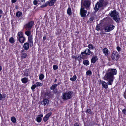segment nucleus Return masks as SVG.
Listing matches in <instances>:
<instances>
[{
	"label": "nucleus",
	"instance_id": "1",
	"mask_svg": "<svg viewBox=\"0 0 126 126\" xmlns=\"http://www.w3.org/2000/svg\"><path fill=\"white\" fill-rule=\"evenodd\" d=\"M117 71L116 69H109L104 77L105 80L108 81V85H111L114 79V75L116 74Z\"/></svg>",
	"mask_w": 126,
	"mask_h": 126
},
{
	"label": "nucleus",
	"instance_id": "2",
	"mask_svg": "<svg viewBox=\"0 0 126 126\" xmlns=\"http://www.w3.org/2000/svg\"><path fill=\"white\" fill-rule=\"evenodd\" d=\"M108 4V2L105 1L104 0H99V2H98L96 4L94 9L95 11H97L100 8L103 6H106Z\"/></svg>",
	"mask_w": 126,
	"mask_h": 126
},
{
	"label": "nucleus",
	"instance_id": "3",
	"mask_svg": "<svg viewBox=\"0 0 126 126\" xmlns=\"http://www.w3.org/2000/svg\"><path fill=\"white\" fill-rule=\"evenodd\" d=\"M111 17H113V19L116 22H119L120 20V18L119 17V13L117 12L115 10L111 11L109 14Z\"/></svg>",
	"mask_w": 126,
	"mask_h": 126
},
{
	"label": "nucleus",
	"instance_id": "4",
	"mask_svg": "<svg viewBox=\"0 0 126 126\" xmlns=\"http://www.w3.org/2000/svg\"><path fill=\"white\" fill-rule=\"evenodd\" d=\"M73 93V92L72 91L64 93L63 94L62 98L63 99L65 100L70 99L72 97V94Z\"/></svg>",
	"mask_w": 126,
	"mask_h": 126
},
{
	"label": "nucleus",
	"instance_id": "5",
	"mask_svg": "<svg viewBox=\"0 0 126 126\" xmlns=\"http://www.w3.org/2000/svg\"><path fill=\"white\" fill-rule=\"evenodd\" d=\"M91 2L89 0H86L84 1V0H82L81 2V4H82L83 5L87 10L89 9L90 8V5Z\"/></svg>",
	"mask_w": 126,
	"mask_h": 126
},
{
	"label": "nucleus",
	"instance_id": "6",
	"mask_svg": "<svg viewBox=\"0 0 126 126\" xmlns=\"http://www.w3.org/2000/svg\"><path fill=\"white\" fill-rule=\"evenodd\" d=\"M19 42L21 43H24L25 38L23 36V33L22 32H19L17 34Z\"/></svg>",
	"mask_w": 126,
	"mask_h": 126
},
{
	"label": "nucleus",
	"instance_id": "7",
	"mask_svg": "<svg viewBox=\"0 0 126 126\" xmlns=\"http://www.w3.org/2000/svg\"><path fill=\"white\" fill-rule=\"evenodd\" d=\"M119 54L116 51L113 52L111 55V57L112 60L114 61H117L119 59Z\"/></svg>",
	"mask_w": 126,
	"mask_h": 126
},
{
	"label": "nucleus",
	"instance_id": "8",
	"mask_svg": "<svg viewBox=\"0 0 126 126\" xmlns=\"http://www.w3.org/2000/svg\"><path fill=\"white\" fill-rule=\"evenodd\" d=\"M114 26L113 25H110L107 26L105 28V31L106 32H109L112 30L114 28Z\"/></svg>",
	"mask_w": 126,
	"mask_h": 126
},
{
	"label": "nucleus",
	"instance_id": "9",
	"mask_svg": "<svg viewBox=\"0 0 126 126\" xmlns=\"http://www.w3.org/2000/svg\"><path fill=\"white\" fill-rule=\"evenodd\" d=\"M34 23V21H32L26 24L25 27L26 29L27 30L31 29Z\"/></svg>",
	"mask_w": 126,
	"mask_h": 126
},
{
	"label": "nucleus",
	"instance_id": "10",
	"mask_svg": "<svg viewBox=\"0 0 126 126\" xmlns=\"http://www.w3.org/2000/svg\"><path fill=\"white\" fill-rule=\"evenodd\" d=\"M84 8H83L82 5L81 6V7L80 9V14L81 17H84L87 13V11L84 9Z\"/></svg>",
	"mask_w": 126,
	"mask_h": 126
},
{
	"label": "nucleus",
	"instance_id": "11",
	"mask_svg": "<svg viewBox=\"0 0 126 126\" xmlns=\"http://www.w3.org/2000/svg\"><path fill=\"white\" fill-rule=\"evenodd\" d=\"M30 44L28 42L25 43L24 44L23 47L24 50H27L29 48Z\"/></svg>",
	"mask_w": 126,
	"mask_h": 126
},
{
	"label": "nucleus",
	"instance_id": "12",
	"mask_svg": "<svg viewBox=\"0 0 126 126\" xmlns=\"http://www.w3.org/2000/svg\"><path fill=\"white\" fill-rule=\"evenodd\" d=\"M101 84L103 88L105 89H107L108 88V84L107 82L106 83L104 81H102Z\"/></svg>",
	"mask_w": 126,
	"mask_h": 126
},
{
	"label": "nucleus",
	"instance_id": "13",
	"mask_svg": "<svg viewBox=\"0 0 126 126\" xmlns=\"http://www.w3.org/2000/svg\"><path fill=\"white\" fill-rule=\"evenodd\" d=\"M43 117L42 114L39 115L38 117L36 118V121L38 122H40L42 121V118Z\"/></svg>",
	"mask_w": 126,
	"mask_h": 126
},
{
	"label": "nucleus",
	"instance_id": "14",
	"mask_svg": "<svg viewBox=\"0 0 126 126\" xmlns=\"http://www.w3.org/2000/svg\"><path fill=\"white\" fill-rule=\"evenodd\" d=\"M98 59L97 56H95L93 57L91 59V63H94L96 62L98 60Z\"/></svg>",
	"mask_w": 126,
	"mask_h": 126
},
{
	"label": "nucleus",
	"instance_id": "15",
	"mask_svg": "<svg viewBox=\"0 0 126 126\" xmlns=\"http://www.w3.org/2000/svg\"><path fill=\"white\" fill-rule=\"evenodd\" d=\"M56 0H51L49 2L48 1H47L48 3V5L50 6H51L53 5L54 2L56 1Z\"/></svg>",
	"mask_w": 126,
	"mask_h": 126
},
{
	"label": "nucleus",
	"instance_id": "16",
	"mask_svg": "<svg viewBox=\"0 0 126 126\" xmlns=\"http://www.w3.org/2000/svg\"><path fill=\"white\" fill-rule=\"evenodd\" d=\"M21 81L24 83H26L28 81V79L27 78L25 77L21 79Z\"/></svg>",
	"mask_w": 126,
	"mask_h": 126
},
{
	"label": "nucleus",
	"instance_id": "17",
	"mask_svg": "<svg viewBox=\"0 0 126 126\" xmlns=\"http://www.w3.org/2000/svg\"><path fill=\"white\" fill-rule=\"evenodd\" d=\"M49 101L47 99H45L43 100V103L44 105L45 106L47 104L49 103Z\"/></svg>",
	"mask_w": 126,
	"mask_h": 126
},
{
	"label": "nucleus",
	"instance_id": "18",
	"mask_svg": "<svg viewBox=\"0 0 126 126\" xmlns=\"http://www.w3.org/2000/svg\"><path fill=\"white\" fill-rule=\"evenodd\" d=\"M56 87V85H55V84H54L50 87V88L51 90H53L54 93H55L57 92V91H55V90Z\"/></svg>",
	"mask_w": 126,
	"mask_h": 126
},
{
	"label": "nucleus",
	"instance_id": "19",
	"mask_svg": "<svg viewBox=\"0 0 126 126\" xmlns=\"http://www.w3.org/2000/svg\"><path fill=\"white\" fill-rule=\"evenodd\" d=\"M29 70L27 69H26L25 71L24 75L26 77H28L29 76Z\"/></svg>",
	"mask_w": 126,
	"mask_h": 126
},
{
	"label": "nucleus",
	"instance_id": "20",
	"mask_svg": "<svg viewBox=\"0 0 126 126\" xmlns=\"http://www.w3.org/2000/svg\"><path fill=\"white\" fill-rule=\"evenodd\" d=\"M103 52L106 55H107L108 54V50L107 48H104L103 49Z\"/></svg>",
	"mask_w": 126,
	"mask_h": 126
},
{
	"label": "nucleus",
	"instance_id": "21",
	"mask_svg": "<svg viewBox=\"0 0 126 126\" xmlns=\"http://www.w3.org/2000/svg\"><path fill=\"white\" fill-rule=\"evenodd\" d=\"M45 95L46 96H48L47 98H49L50 97L51 95V92L50 91H48L46 92Z\"/></svg>",
	"mask_w": 126,
	"mask_h": 126
},
{
	"label": "nucleus",
	"instance_id": "22",
	"mask_svg": "<svg viewBox=\"0 0 126 126\" xmlns=\"http://www.w3.org/2000/svg\"><path fill=\"white\" fill-rule=\"evenodd\" d=\"M83 63L85 65L87 66L89 65V62L88 60H85L83 61Z\"/></svg>",
	"mask_w": 126,
	"mask_h": 126
},
{
	"label": "nucleus",
	"instance_id": "23",
	"mask_svg": "<svg viewBox=\"0 0 126 126\" xmlns=\"http://www.w3.org/2000/svg\"><path fill=\"white\" fill-rule=\"evenodd\" d=\"M22 15V13L20 11H18L17 12L16 14V16L19 17H20Z\"/></svg>",
	"mask_w": 126,
	"mask_h": 126
},
{
	"label": "nucleus",
	"instance_id": "24",
	"mask_svg": "<svg viewBox=\"0 0 126 126\" xmlns=\"http://www.w3.org/2000/svg\"><path fill=\"white\" fill-rule=\"evenodd\" d=\"M84 57L83 56H82V55L81 54L80 56H78L77 57H76V60H78L79 61L82 58L84 59Z\"/></svg>",
	"mask_w": 126,
	"mask_h": 126
},
{
	"label": "nucleus",
	"instance_id": "25",
	"mask_svg": "<svg viewBox=\"0 0 126 126\" xmlns=\"http://www.w3.org/2000/svg\"><path fill=\"white\" fill-rule=\"evenodd\" d=\"M67 13L69 15H71V8L70 7H69L67 9Z\"/></svg>",
	"mask_w": 126,
	"mask_h": 126
},
{
	"label": "nucleus",
	"instance_id": "26",
	"mask_svg": "<svg viewBox=\"0 0 126 126\" xmlns=\"http://www.w3.org/2000/svg\"><path fill=\"white\" fill-rule=\"evenodd\" d=\"M77 79V76L76 75H74L72 78H71L70 79L72 81H75Z\"/></svg>",
	"mask_w": 126,
	"mask_h": 126
},
{
	"label": "nucleus",
	"instance_id": "27",
	"mask_svg": "<svg viewBox=\"0 0 126 126\" xmlns=\"http://www.w3.org/2000/svg\"><path fill=\"white\" fill-rule=\"evenodd\" d=\"M9 41L11 43H14L15 42L14 39L13 37L10 38L9 39Z\"/></svg>",
	"mask_w": 126,
	"mask_h": 126
},
{
	"label": "nucleus",
	"instance_id": "28",
	"mask_svg": "<svg viewBox=\"0 0 126 126\" xmlns=\"http://www.w3.org/2000/svg\"><path fill=\"white\" fill-rule=\"evenodd\" d=\"M88 47L90 49H94L95 48V47H94L93 45L92 44H89L88 45Z\"/></svg>",
	"mask_w": 126,
	"mask_h": 126
},
{
	"label": "nucleus",
	"instance_id": "29",
	"mask_svg": "<svg viewBox=\"0 0 126 126\" xmlns=\"http://www.w3.org/2000/svg\"><path fill=\"white\" fill-rule=\"evenodd\" d=\"M22 55L21 58L22 59H24L26 58L27 56V54L26 53L22 54Z\"/></svg>",
	"mask_w": 126,
	"mask_h": 126
},
{
	"label": "nucleus",
	"instance_id": "30",
	"mask_svg": "<svg viewBox=\"0 0 126 126\" xmlns=\"http://www.w3.org/2000/svg\"><path fill=\"white\" fill-rule=\"evenodd\" d=\"M11 121L14 123H15L16 121V119L14 117H12L11 118Z\"/></svg>",
	"mask_w": 126,
	"mask_h": 126
},
{
	"label": "nucleus",
	"instance_id": "31",
	"mask_svg": "<svg viewBox=\"0 0 126 126\" xmlns=\"http://www.w3.org/2000/svg\"><path fill=\"white\" fill-rule=\"evenodd\" d=\"M28 43L30 44V47H32L33 46V43L32 41V40H28Z\"/></svg>",
	"mask_w": 126,
	"mask_h": 126
},
{
	"label": "nucleus",
	"instance_id": "32",
	"mask_svg": "<svg viewBox=\"0 0 126 126\" xmlns=\"http://www.w3.org/2000/svg\"><path fill=\"white\" fill-rule=\"evenodd\" d=\"M94 18L93 17H91L90 18L88 21H87V23H90L94 20Z\"/></svg>",
	"mask_w": 126,
	"mask_h": 126
},
{
	"label": "nucleus",
	"instance_id": "33",
	"mask_svg": "<svg viewBox=\"0 0 126 126\" xmlns=\"http://www.w3.org/2000/svg\"><path fill=\"white\" fill-rule=\"evenodd\" d=\"M86 52L87 53H86V55H89L91 53V51L88 49H86Z\"/></svg>",
	"mask_w": 126,
	"mask_h": 126
},
{
	"label": "nucleus",
	"instance_id": "34",
	"mask_svg": "<svg viewBox=\"0 0 126 126\" xmlns=\"http://www.w3.org/2000/svg\"><path fill=\"white\" fill-rule=\"evenodd\" d=\"M92 74L91 71L90 70L87 71L86 72V74L87 75L91 76Z\"/></svg>",
	"mask_w": 126,
	"mask_h": 126
},
{
	"label": "nucleus",
	"instance_id": "35",
	"mask_svg": "<svg viewBox=\"0 0 126 126\" xmlns=\"http://www.w3.org/2000/svg\"><path fill=\"white\" fill-rule=\"evenodd\" d=\"M25 34H26L28 36H29L30 35H31V32L30 31H26L25 32Z\"/></svg>",
	"mask_w": 126,
	"mask_h": 126
},
{
	"label": "nucleus",
	"instance_id": "36",
	"mask_svg": "<svg viewBox=\"0 0 126 126\" xmlns=\"http://www.w3.org/2000/svg\"><path fill=\"white\" fill-rule=\"evenodd\" d=\"M48 5V2H46L44 4L41 6V8H44L46 7Z\"/></svg>",
	"mask_w": 126,
	"mask_h": 126
},
{
	"label": "nucleus",
	"instance_id": "37",
	"mask_svg": "<svg viewBox=\"0 0 126 126\" xmlns=\"http://www.w3.org/2000/svg\"><path fill=\"white\" fill-rule=\"evenodd\" d=\"M44 75L43 74H41L39 76V79L40 80H42L44 79Z\"/></svg>",
	"mask_w": 126,
	"mask_h": 126
},
{
	"label": "nucleus",
	"instance_id": "38",
	"mask_svg": "<svg viewBox=\"0 0 126 126\" xmlns=\"http://www.w3.org/2000/svg\"><path fill=\"white\" fill-rule=\"evenodd\" d=\"M86 53H87V52H86V49L84 51L81 52V54L82 55V56H83L84 57L85 56L84 54L86 55Z\"/></svg>",
	"mask_w": 126,
	"mask_h": 126
},
{
	"label": "nucleus",
	"instance_id": "39",
	"mask_svg": "<svg viewBox=\"0 0 126 126\" xmlns=\"http://www.w3.org/2000/svg\"><path fill=\"white\" fill-rule=\"evenodd\" d=\"M35 85H36V87L42 86V84L40 82H37L35 84Z\"/></svg>",
	"mask_w": 126,
	"mask_h": 126
},
{
	"label": "nucleus",
	"instance_id": "40",
	"mask_svg": "<svg viewBox=\"0 0 126 126\" xmlns=\"http://www.w3.org/2000/svg\"><path fill=\"white\" fill-rule=\"evenodd\" d=\"M53 68L54 70H56L58 69V66L57 65H54L53 66Z\"/></svg>",
	"mask_w": 126,
	"mask_h": 126
},
{
	"label": "nucleus",
	"instance_id": "41",
	"mask_svg": "<svg viewBox=\"0 0 126 126\" xmlns=\"http://www.w3.org/2000/svg\"><path fill=\"white\" fill-rule=\"evenodd\" d=\"M86 112L89 114H91L92 113L91 109H87Z\"/></svg>",
	"mask_w": 126,
	"mask_h": 126
},
{
	"label": "nucleus",
	"instance_id": "42",
	"mask_svg": "<svg viewBox=\"0 0 126 126\" xmlns=\"http://www.w3.org/2000/svg\"><path fill=\"white\" fill-rule=\"evenodd\" d=\"M36 87V85H35L34 84L31 87V89L32 90H33Z\"/></svg>",
	"mask_w": 126,
	"mask_h": 126
},
{
	"label": "nucleus",
	"instance_id": "43",
	"mask_svg": "<svg viewBox=\"0 0 126 126\" xmlns=\"http://www.w3.org/2000/svg\"><path fill=\"white\" fill-rule=\"evenodd\" d=\"M48 118L47 117L45 116L43 119V120L45 122H46L47 121L48 119Z\"/></svg>",
	"mask_w": 126,
	"mask_h": 126
},
{
	"label": "nucleus",
	"instance_id": "44",
	"mask_svg": "<svg viewBox=\"0 0 126 126\" xmlns=\"http://www.w3.org/2000/svg\"><path fill=\"white\" fill-rule=\"evenodd\" d=\"M122 112L124 114L126 115V109L125 108L123 110Z\"/></svg>",
	"mask_w": 126,
	"mask_h": 126
},
{
	"label": "nucleus",
	"instance_id": "45",
	"mask_svg": "<svg viewBox=\"0 0 126 126\" xmlns=\"http://www.w3.org/2000/svg\"><path fill=\"white\" fill-rule=\"evenodd\" d=\"M32 40V35H30L28 37V40Z\"/></svg>",
	"mask_w": 126,
	"mask_h": 126
},
{
	"label": "nucleus",
	"instance_id": "46",
	"mask_svg": "<svg viewBox=\"0 0 126 126\" xmlns=\"http://www.w3.org/2000/svg\"><path fill=\"white\" fill-rule=\"evenodd\" d=\"M99 27H100V26H99V25L98 24L97 25L96 28V30L97 31H99L100 30V29L99 28Z\"/></svg>",
	"mask_w": 126,
	"mask_h": 126
},
{
	"label": "nucleus",
	"instance_id": "47",
	"mask_svg": "<svg viewBox=\"0 0 126 126\" xmlns=\"http://www.w3.org/2000/svg\"><path fill=\"white\" fill-rule=\"evenodd\" d=\"M117 49L119 52L120 51H121V49L119 46L117 47Z\"/></svg>",
	"mask_w": 126,
	"mask_h": 126
},
{
	"label": "nucleus",
	"instance_id": "48",
	"mask_svg": "<svg viewBox=\"0 0 126 126\" xmlns=\"http://www.w3.org/2000/svg\"><path fill=\"white\" fill-rule=\"evenodd\" d=\"M33 3L34 5H36L37 4V1L36 0H34L33 2Z\"/></svg>",
	"mask_w": 126,
	"mask_h": 126
},
{
	"label": "nucleus",
	"instance_id": "49",
	"mask_svg": "<svg viewBox=\"0 0 126 126\" xmlns=\"http://www.w3.org/2000/svg\"><path fill=\"white\" fill-rule=\"evenodd\" d=\"M123 95L125 98L126 99V90L125 91Z\"/></svg>",
	"mask_w": 126,
	"mask_h": 126
},
{
	"label": "nucleus",
	"instance_id": "50",
	"mask_svg": "<svg viewBox=\"0 0 126 126\" xmlns=\"http://www.w3.org/2000/svg\"><path fill=\"white\" fill-rule=\"evenodd\" d=\"M52 114V112H50L47 114V115L49 117H50Z\"/></svg>",
	"mask_w": 126,
	"mask_h": 126
},
{
	"label": "nucleus",
	"instance_id": "51",
	"mask_svg": "<svg viewBox=\"0 0 126 126\" xmlns=\"http://www.w3.org/2000/svg\"><path fill=\"white\" fill-rule=\"evenodd\" d=\"M2 99V95L0 93V100Z\"/></svg>",
	"mask_w": 126,
	"mask_h": 126
},
{
	"label": "nucleus",
	"instance_id": "52",
	"mask_svg": "<svg viewBox=\"0 0 126 126\" xmlns=\"http://www.w3.org/2000/svg\"><path fill=\"white\" fill-rule=\"evenodd\" d=\"M2 99H3V98H5V97L6 96V95L5 94H2Z\"/></svg>",
	"mask_w": 126,
	"mask_h": 126
},
{
	"label": "nucleus",
	"instance_id": "53",
	"mask_svg": "<svg viewBox=\"0 0 126 126\" xmlns=\"http://www.w3.org/2000/svg\"><path fill=\"white\" fill-rule=\"evenodd\" d=\"M25 50H24H24L23 49V50L21 51V54L23 53H25Z\"/></svg>",
	"mask_w": 126,
	"mask_h": 126
},
{
	"label": "nucleus",
	"instance_id": "54",
	"mask_svg": "<svg viewBox=\"0 0 126 126\" xmlns=\"http://www.w3.org/2000/svg\"><path fill=\"white\" fill-rule=\"evenodd\" d=\"M72 58L75 59V60H76V56H75L73 55L72 56Z\"/></svg>",
	"mask_w": 126,
	"mask_h": 126
},
{
	"label": "nucleus",
	"instance_id": "55",
	"mask_svg": "<svg viewBox=\"0 0 126 126\" xmlns=\"http://www.w3.org/2000/svg\"><path fill=\"white\" fill-rule=\"evenodd\" d=\"M74 126H79L78 123H76L74 124Z\"/></svg>",
	"mask_w": 126,
	"mask_h": 126
},
{
	"label": "nucleus",
	"instance_id": "56",
	"mask_svg": "<svg viewBox=\"0 0 126 126\" xmlns=\"http://www.w3.org/2000/svg\"><path fill=\"white\" fill-rule=\"evenodd\" d=\"M2 11L1 9H0V14H2Z\"/></svg>",
	"mask_w": 126,
	"mask_h": 126
},
{
	"label": "nucleus",
	"instance_id": "57",
	"mask_svg": "<svg viewBox=\"0 0 126 126\" xmlns=\"http://www.w3.org/2000/svg\"><path fill=\"white\" fill-rule=\"evenodd\" d=\"M46 39V37L45 36H44L43 37V39L45 40Z\"/></svg>",
	"mask_w": 126,
	"mask_h": 126
},
{
	"label": "nucleus",
	"instance_id": "58",
	"mask_svg": "<svg viewBox=\"0 0 126 126\" xmlns=\"http://www.w3.org/2000/svg\"><path fill=\"white\" fill-rule=\"evenodd\" d=\"M60 84L59 83H58L56 84H55V85H56V86L57 87V86L58 85H60Z\"/></svg>",
	"mask_w": 126,
	"mask_h": 126
},
{
	"label": "nucleus",
	"instance_id": "59",
	"mask_svg": "<svg viewBox=\"0 0 126 126\" xmlns=\"http://www.w3.org/2000/svg\"><path fill=\"white\" fill-rule=\"evenodd\" d=\"M18 7L17 5H16V9H18Z\"/></svg>",
	"mask_w": 126,
	"mask_h": 126
},
{
	"label": "nucleus",
	"instance_id": "60",
	"mask_svg": "<svg viewBox=\"0 0 126 126\" xmlns=\"http://www.w3.org/2000/svg\"><path fill=\"white\" fill-rule=\"evenodd\" d=\"M45 0H41V1L43 2H45Z\"/></svg>",
	"mask_w": 126,
	"mask_h": 126
},
{
	"label": "nucleus",
	"instance_id": "61",
	"mask_svg": "<svg viewBox=\"0 0 126 126\" xmlns=\"http://www.w3.org/2000/svg\"><path fill=\"white\" fill-rule=\"evenodd\" d=\"M57 81V80L56 79H55L54 82H56Z\"/></svg>",
	"mask_w": 126,
	"mask_h": 126
},
{
	"label": "nucleus",
	"instance_id": "62",
	"mask_svg": "<svg viewBox=\"0 0 126 126\" xmlns=\"http://www.w3.org/2000/svg\"><path fill=\"white\" fill-rule=\"evenodd\" d=\"M2 69L1 66H0V72L1 71Z\"/></svg>",
	"mask_w": 126,
	"mask_h": 126
},
{
	"label": "nucleus",
	"instance_id": "63",
	"mask_svg": "<svg viewBox=\"0 0 126 126\" xmlns=\"http://www.w3.org/2000/svg\"><path fill=\"white\" fill-rule=\"evenodd\" d=\"M45 116H46V117H47L48 119L49 118V117L47 115V114Z\"/></svg>",
	"mask_w": 126,
	"mask_h": 126
},
{
	"label": "nucleus",
	"instance_id": "64",
	"mask_svg": "<svg viewBox=\"0 0 126 126\" xmlns=\"http://www.w3.org/2000/svg\"><path fill=\"white\" fill-rule=\"evenodd\" d=\"M84 126H88V125H84Z\"/></svg>",
	"mask_w": 126,
	"mask_h": 126
}]
</instances>
